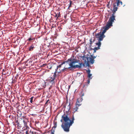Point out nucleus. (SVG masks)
Returning <instances> with one entry per match:
<instances>
[{
    "label": "nucleus",
    "mask_w": 134,
    "mask_h": 134,
    "mask_svg": "<svg viewBox=\"0 0 134 134\" xmlns=\"http://www.w3.org/2000/svg\"><path fill=\"white\" fill-rule=\"evenodd\" d=\"M70 103L69 104L66 103L65 106L64 111V114L62 116L60 121L62 122L61 127L64 131L66 132L69 131V128L74 122V118L73 115L72 118L71 119L69 116V110L70 108Z\"/></svg>",
    "instance_id": "1"
},
{
    "label": "nucleus",
    "mask_w": 134,
    "mask_h": 134,
    "mask_svg": "<svg viewBox=\"0 0 134 134\" xmlns=\"http://www.w3.org/2000/svg\"><path fill=\"white\" fill-rule=\"evenodd\" d=\"M110 27L109 26L106 24L105 27H104L103 28V29H104L102 33L100 31L99 33L96 35V38H97L100 41H102L103 38L105 37V36L104 34L106 32L107 30L109 29Z\"/></svg>",
    "instance_id": "2"
},
{
    "label": "nucleus",
    "mask_w": 134,
    "mask_h": 134,
    "mask_svg": "<svg viewBox=\"0 0 134 134\" xmlns=\"http://www.w3.org/2000/svg\"><path fill=\"white\" fill-rule=\"evenodd\" d=\"M23 121L24 124V128L27 129V134H33V132L31 131V130L27 125V122L28 121V120L25 119Z\"/></svg>",
    "instance_id": "3"
},
{
    "label": "nucleus",
    "mask_w": 134,
    "mask_h": 134,
    "mask_svg": "<svg viewBox=\"0 0 134 134\" xmlns=\"http://www.w3.org/2000/svg\"><path fill=\"white\" fill-rule=\"evenodd\" d=\"M73 60H76V62L74 64H73V66L74 68V69H75L76 68H80L82 66V65L84 67L85 66V63H84L83 64L82 63H79V65H75L76 64L78 63L80 60H79L76 59L74 58H73Z\"/></svg>",
    "instance_id": "4"
},
{
    "label": "nucleus",
    "mask_w": 134,
    "mask_h": 134,
    "mask_svg": "<svg viewBox=\"0 0 134 134\" xmlns=\"http://www.w3.org/2000/svg\"><path fill=\"white\" fill-rule=\"evenodd\" d=\"M74 63V62H70L69 64V65L70 66V67L68 68L64 67L63 69H62V72H64L65 71H66L68 69H69L70 70H72L73 69H74L73 64Z\"/></svg>",
    "instance_id": "5"
},
{
    "label": "nucleus",
    "mask_w": 134,
    "mask_h": 134,
    "mask_svg": "<svg viewBox=\"0 0 134 134\" xmlns=\"http://www.w3.org/2000/svg\"><path fill=\"white\" fill-rule=\"evenodd\" d=\"M115 16H111L109 18V20L107 22V25L110 27L112 26L114 20H115Z\"/></svg>",
    "instance_id": "6"
},
{
    "label": "nucleus",
    "mask_w": 134,
    "mask_h": 134,
    "mask_svg": "<svg viewBox=\"0 0 134 134\" xmlns=\"http://www.w3.org/2000/svg\"><path fill=\"white\" fill-rule=\"evenodd\" d=\"M55 77H54V76H50L48 78L47 80L52 85H54L55 84Z\"/></svg>",
    "instance_id": "7"
},
{
    "label": "nucleus",
    "mask_w": 134,
    "mask_h": 134,
    "mask_svg": "<svg viewBox=\"0 0 134 134\" xmlns=\"http://www.w3.org/2000/svg\"><path fill=\"white\" fill-rule=\"evenodd\" d=\"M98 42L96 43V44L97 45H98V46L97 47H95L94 48V52H96V51L98 49H100V46L101 45V43L100 41H100L98 39Z\"/></svg>",
    "instance_id": "8"
},
{
    "label": "nucleus",
    "mask_w": 134,
    "mask_h": 134,
    "mask_svg": "<svg viewBox=\"0 0 134 134\" xmlns=\"http://www.w3.org/2000/svg\"><path fill=\"white\" fill-rule=\"evenodd\" d=\"M73 58H71L69 59H68L67 61H65L64 62H62L61 64H60V65H61V66L63 64H65V63H68L69 64L70 63V62H74V63H73V64H74V63H76V60H73Z\"/></svg>",
    "instance_id": "9"
},
{
    "label": "nucleus",
    "mask_w": 134,
    "mask_h": 134,
    "mask_svg": "<svg viewBox=\"0 0 134 134\" xmlns=\"http://www.w3.org/2000/svg\"><path fill=\"white\" fill-rule=\"evenodd\" d=\"M62 66L61 65H59L58 66H57V68L56 69V72H58L59 73L62 72V69H61Z\"/></svg>",
    "instance_id": "10"
},
{
    "label": "nucleus",
    "mask_w": 134,
    "mask_h": 134,
    "mask_svg": "<svg viewBox=\"0 0 134 134\" xmlns=\"http://www.w3.org/2000/svg\"><path fill=\"white\" fill-rule=\"evenodd\" d=\"M23 130L21 131L20 133L21 134H27V129L24 128H23Z\"/></svg>",
    "instance_id": "11"
},
{
    "label": "nucleus",
    "mask_w": 134,
    "mask_h": 134,
    "mask_svg": "<svg viewBox=\"0 0 134 134\" xmlns=\"http://www.w3.org/2000/svg\"><path fill=\"white\" fill-rule=\"evenodd\" d=\"M116 3H113V11H116L117 10L118 7L117 6V5H116Z\"/></svg>",
    "instance_id": "12"
},
{
    "label": "nucleus",
    "mask_w": 134,
    "mask_h": 134,
    "mask_svg": "<svg viewBox=\"0 0 134 134\" xmlns=\"http://www.w3.org/2000/svg\"><path fill=\"white\" fill-rule=\"evenodd\" d=\"M95 41V39L94 38H91L90 40V46H91V45Z\"/></svg>",
    "instance_id": "13"
},
{
    "label": "nucleus",
    "mask_w": 134,
    "mask_h": 134,
    "mask_svg": "<svg viewBox=\"0 0 134 134\" xmlns=\"http://www.w3.org/2000/svg\"><path fill=\"white\" fill-rule=\"evenodd\" d=\"M35 48V47H34V45L33 44H32L29 47V50L30 51H32L34 50V49Z\"/></svg>",
    "instance_id": "14"
},
{
    "label": "nucleus",
    "mask_w": 134,
    "mask_h": 134,
    "mask_svg": "<svg viewBox=\"0 0 134 134\" xmlns=\"http://www.w3.org/2000/svg\"><path fill=\"white\" fill-rule=\"evenodd\" d=\"M116 4L117 6H119L120 5V3L121 4V5L122 4V2L120 1V0H116Z\"/></svg>",
    "instance_id": "15"
},
{
    "label": "nucleus",
    "mask_w": 134,
    "mask_h": 134,
    "mask_svg": "<svg viewBox=\"0 0 134 134\" xmlns=\"http://www.w3.org/2000/svg\"><path fill=\"white\" fill-rule=\"evenodd\" d=\"M94 60L93 58H92L91 56L90 58V63L93 64L94 63Z\"/></svg>",
    "instance_id": "16"
},
{
    "label": "nucleus",
    "mask_w": 134,
    "mask_h": 134,
    "mask_svg": "<svg viewBox=\"0 0 134 134\" xmlns=\"http://www.w3.org/2000/svg\"><path fill=\"white\" fill-rule=\"evenodd\" d=\"M81 102H80L79 101H78V100L77 99L75 105L79 107L81 105Z\"/></svg>",
    "instance_id": "17"
},
{
    "label": "nucleus",
    "mask_w": 134,
    "mask_h": 134,
    "mask_svg": "<svg viewBox=\"0 0 134 134\" xmlns=\"http://www.w3.org/2000/svg\"><path fill=\"white\" fill-rule=\"evenodd\" d=\"M82 60H84L85 62L86 63L87 62L86 60L87 59V58L85 56H83L82 57Z\"/></svg>",
    "instance_id": "18"
},
{
    "label": "nucleus",
    "mask_w": 134,
    "mask_h": 134,
    "mask_svg": "<svg viewBox=\"0 0 134 134\" xmlns=\"http://www.w3.org/2000/svg\"><path fill=\"white\" fill-rule=\"evenodd\" d=\"M79 106H77V105H76L74 108V112L77 111V110L78 109V107Z\"/></svg>",
    "instance_id": "19"
},
{
    "label": "nucleus",
    "mask_w": 134,
    "mask_h": 134,
    "mask_svg": "<svg viewBox=\"0 0 134 134\" xmlns=\"http://www.w3.org/2000/svg\"><path fill=\"white\" fill-rule=\"evenodd\" d=\"M69 2H70V4H69V5L68 6V9H70V8L71 7V5L72 4V2L71 1H69Z\"/></svg>",
    "instance_id": "20"
},
{
    "label": "nucleus",
    "mask_w": 134,
    "mask_h": 134,
    "mask_svg": "<svg viewBox=\"0 0 134 134\" xmlns=\"http://www.w3.org/2000/svg\"><path fill=\"white\" fill-rule=\"evenodd\" d=\"M80 95L81 97H82L84 95V93L83 91L81 92L80 94Z\"/></svg>",
    "instance_id": "21"
},
{
    "label": "nucleus",
    "mask_w": 134,
    "mask_h": 134,
    "mask_svg": "<svg viewBox=\"0 0 134 134\" xmlns=\"http://www.w3.org/2000/svg\"><path fill=\"white\" fill-rule=\"evenodd\" d=\"M92 76V75L91 74H88L87 77H88V79H92V77H91V76Z\"/></svg>",
    "instance_id": "22"
},
{
    "label": "nucleus",
    "mask_w": 134,
    "mask_h": 134,
    "mask_svg": "<svg viewBox=\"0 0 134 134\" xmlns=\"http://www.w3.org/2000/svg\"><path fill=\"white\" fill-rule=\"evenodd\" d=\"M54 125L53 127L52 128V129H53V128L55 129L57 127V122H54Z\"/></svg>",
    "instance_id": "23"
},
{
    "label": "nucleus",
    "mask_w": 134,
    "mask_h": 134,
    "mask_svg": "<svg viewBox=\"0 0 134 134\" xmlns=\"http://www.w3.org/2000/svg\"><path fill=\"white\" fill-rule=\"evenodd\" d=\"M77 99L78 100V101H79L80 102H81L82 101L83 99L82 97H81V98H79Z\"/></svg>",
    "instance_id": "24"
},
{
    "label": "nucleus",
    "mask_w": 134,
    "mask_h": 134,
    "mask_svg": "<svg viewBox=\"0 0 134 134\" xmlns=\"http://www.w3.org/2000/svg\"><path fill=\"white\" fill-rule=\"evenodd\" d=\"M60 12H59V14H58V16H57V14L56 13H55V15H54V17H57V19L58 18V17H59V14H60Z\"/></svg>",
    "instance_id": "25"
},
{
    "label": "nucleus",
    "mask_w": 134,
    "mask_h": 134,
    "mask_svg": "<svg viewBox=\"0 0 134 134\" xmlns=\"http://www.w3.org/2000/svg\"><path fill=\"white\" fill-rule=\"evenodd\" d=\"M116 11H113V10H112L113 13L111 16H115L114 15V14L115 13Z\"/></svg>",
    "instance_id": "26"
},
{
    "label": "nucleus",
    "mask_w": 134,
    "mask_h": 134,
    "mask_svg": "<svg viewBox=\"0 0 134 134\" xmlns=\"http://www.w3.org/2000/svg\"><path fill=\"white\" fill-rule=\"evenodd\" d=\"M56 72V70H55V71L54 72V74L52 76H54V77H55V76H56V72Z\"/></svg>",
    "instance_id": "27"
},
{
    "label": "nucleus",
    "mask_w": 134,
    "mask_h": 134,
    "mask_svg": "<svg viewBox=\"0 0 134 134\" xmlns=\"http://www.w3.org/2000/svg\"><path fill=\"white\" fill-rule=\"evenodd\" d=\"M33 98L34 97H32L30 98V102L32 103L33 99Z\"/></svg>",
    "instance_id": "28"
},
{
    "label": "nucleus",
    "mask_w": 134,
    "mask_h": 134,
    "mask_svg": "<svg viewBox=\"0 0 134 134\" xmlns=\"http://www.w3.org/2000/svg\"><path fill=\"white\" fill-rule=\"evenodd\" d=\"M86 72L88 74H89L90 73V70L89 69H88L87 70H86Z\"/></svg>",
    "instance_id": "29"
},
{
    "label": "nucleus",
    "mask_w": 134,
    "mask_h": 134,
    "mask_svg": "<svg viewBox=\"0 0 134 134\" xmlns=\"http://www.w3.org/2000/svg\"><path fill=\"white\" fill-rule=\"evenodd\" d=\"M33 39L31 38V36H30V37L27 40V41H30L31 40H33Z\"/></svg>",
    "instance_id": "30"
},
{
    "label": "nucleus",
    "mask_w": 134,
    "mask_h": 134,
    "mask_svg": "<svg viewBox=\"0 0 134 134\" xmlns=\"http://www.w3.org/2000/svg\"><path fill=\"white\" fill-rule=\"evenodd\" d=\"M86 66H89V62L88 61L86 63Z\"/></svg>",
    "instance_id": "31"
},
{
    "label": "nucleus",
    "mask_w": 134,
    "mask_h": 134,
    "mask_svg": "<svg viewBox=\"0 0 134 134\" xmlns=\"http://www.w3.org/2000/svg\"><path fill=\"white\" fill-rule=\"evenodd\" d=\"M88 86V85L87 84L83 86V87H87Z\"/></svg>",
    "instance_id": "32"
},
{
    "label": "nucleus",
    "mask_w": 134,
    "mask_h": 134,
    "mask_svg": "<svg viewBox=\"0 0 134 134\" xmlns=\"http://www.w3.org/2000/svg\"><path fill=\"white\" fill-rule=\"evenodd\" d=\"M47 103H50V101L49 100H47V101L45 103V104H47Z\"/></svg>",
    "instance_id": "33"
},
{
    "label": "nucleus",
    "mask_w": 134,
    "mask_h": 134,
    "mask_svg": "<svg viewBox=\"0 0 134 134\" xmlns=\"http://www.w3.org/2000/svg\"><path fill=\"white\" fill-rule=\"evenodd\" d=\"M90 79H88L87 81V83L88 84H89L90 83Z\"/></svg>",
    "instance_id": "34"
},
{
    "label": "nucleus",
    "mask_w": 134,
    "mask_h": 134,
    "mask_svg": "<svg viewBox=\"0 0 134 134\" xmlns=\"http://www.w3.org/2000/svg\"><path fill=\"white\" fill-rule=\"evenodd\" d=\"M91 56L93 58V59H94L96 58V57H93L92 55H91Z\"/></svg>",
    "instance_id": "35"
},
{
    "label": "nucleus",
    "mask_w": 134,
    "mask_h": 134,
    "mask_svg": "<svg viewBox=\"0 0 134 134\" xmlns=\"http://www.w3.org/2000/svg\"><path fill=\"white\" fill-rule=\"evenodd\" d=\"M19 69L20 70H22V68H20V67H19Z\"/></svg>",
    "instance_id": "36"
},
{
    "label": "nucleus",
    "mask_w": 134,
    "mask_h": 134,
    "mask_svg": "<svg viewBox=\"0 0 134 134\" xmlns=\"http://www.w3.org/2000/svg\"><path fill=\"white\" fill-rule=\"evenodd\" d=\"M32 61H30V62L29 61V62L30 64V63H31H31H32Z\"/></svg>",
    "instance_id": "37"
},
{
    "label": "nucleus",
    "mask_w": 134,
    "mask_h": 134,
    "mask_svg": "<svg viewBox=\"0 0 134 134\" xmlns=\"http://www.w3.org/2000/svg\"><path fill=\"white\" fill-rule=\"evenodd\" d=\"M5 70H5L4 69H3V72H5Z\"/></svg>",
    "instance_id": "38"
},
{
    "label": "nucleus",
    "mask_w": 134,
    "mask_h": 134,
    "mask_svg": "<svg viewBox=\"0 0 134 134\" xmlns=\"http://www.w3.org/2000/svg\"><path fill=\"white\" fill-rule=\"evenodd\" d=\"M51 134H54V133L53 132H52Z\"/></svg>",
    "instance_id": "39"
},
{
    "label": "nucleus",
    "mask_w": 134,
    "mask_h": 134,
    "mask_svg": "<svg viewBox=\"0 0 134 134\" xmlns=\"http://www.w3.org/2000/svg\"><path fill=\"white\" fill-rule=\"evenodd\" d=\"M23 118H24V116H22V118H23Z\"/></svg>",
    "instance_id": "40"
},
{
    "label": "nucleus",
    "mask_w": 134,
    "mask_h": 134,
    "mask_svg": "<svg viewBox=\"0 0 134 134\" xmlns=\"http://www.w3.org/2000/svg\"><path fill=\"white\" fill-rule=\"evenodd\" d=\"M5 74H4V75Z\"/></svg>",
    "instance_id": "41"
}]
</instances>
